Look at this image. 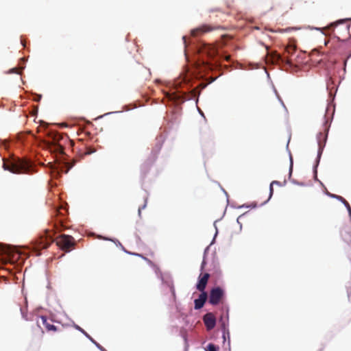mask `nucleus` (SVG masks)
Here are the masks:
<instances>
[{
	"mask_svg": "<svg viewBox=\"0 0 351 351\" xmlns=\"http://www.w3.org/2000/svg\"><path fill=\"white\" fill-rule=\"evenodd\" d=\"M47 135L50 138L49 141V147L53 148V151L60 154H63V150L66 143H69L72 147L74 142L70 140L68 136L62 134L53 130L47 131Z\"/></svg>",
	"mask_w": 351,
	"mask_h": 351,
	"instance_id": "f257e3e1",
	"label": "nucleus"
},
{
	"mask_svg": "<svg viewBox=\"0 0 351 351\" xmlns=\"http://www.w3.org/2000/svg\"><path fill=\"white\" fill-rule=\"evenodd\" d=\"M3 167L13 173H32V164L23 158H14L12 161H4Z\"/></svg>",
	"mask_w": 351,
	"mask_h": 351,
	"instance_id": "f03ea898",
	"label": "nucleus"
},
{
	"mask_svg": "<svg viewBox=\"0 0 351 351\" xmlns=\"http://www.w3.org/2000/svg\"><path fill=\"white\" fill-rule=\"evenodd\" d=\"M296 47L293 44H289L285 49L284 53L281 55L277 51L268 52L267 56L272 63L285 62L289 65L292 64L291 56L293 55Z\"/></svg>",
	"mask_w": 351,
	"mask_h": 351,
	"instance_id": "7ed1b4c3",
	"label": "nucleus"
},
{
	"mask_svg": "<svg viewBox=\"0 0 351 351\" xmlns=\"http://www.w3.org/2000/svg\"><path fill=\"white\" fill-rule=\"evenodd\" d=\"M54 233L49 230L45 232V235L40 237L36 241L34 248L36 250H40L47 248L53 241V236Z\"/></svg>",
	"mask_w": 351,
	"mask_h": 351,
	"instance_id": "20e7f679",
	"label": "nucleus"
},
{
	"mask_svg": "<svg viewBox=\"0 0 351 351\" xmlns=\"http://www.w3.org/2000/svg\"><path fill=\"white\" fill-rule=\"evenodd\" d=\"M56 245L62 250L69 252L71 248L75 245V241L73 237L61 234L56 239Z\"/></svg>",
	"mask_w": 351,
	"mask_h": 351,
	"instance_id": "39448f33",
	"label": "nucleus"
},
{
	"mask_svg": "<svg viewBox=\"0 0 351 351\" xmlns=\"http://www.w3.org/2000/svg\"><path fill=\"white\" fill-rule=\"evenodd\" d=\"M133 73L134 75L140 80H147L151 77L150 70L140 64L134 67Z\"/></svg>",
	"mask_w": 351,
	"mask_h": 351,
	"instance_id": "423d86ee",
	"label": "nucleus"
},
{
	"mask_svg": "<svg viewBox=\"0 0 351 351\" xmlns=\"http://www.w3.org/2000/svg\"><path fill=\"white\" fill-rule=\"evenodd\" d=\"M223 296V290L219 287H215L210 290L209 302L213 305H217L220 302Z\"/></svg>",
	"mask_w": 351,
	"mask_h": 351,
	"instance_id": "0eeeda50",
	"label": "nucleus"
},
{
	"mask_svg": "<svg viewBox=\"0 0 351 351\" xmlns=\"http://www.w3.org/2000/svg\"><path fill=\"white\" fill-rule=\"evenodd\" d=\"M219 29H221V26L219 25H202L194 29H192L191 34L192 36L195 37Z\"/></svg>",
	"mask_w": 351,
	"mask_h": 351,
	"instance_id": "6e6552de",
	"label": "nucleus"
},
{
	"mask_svg": "<svg viewBox=\"0 0 351 351\" xmlns=\"http://www.w3.org/2000/svg\"><path fill=\"white\" fill-rule=\"evenodd\" d=\"M200 50L210 58H215L218 54L217 47L215 45L212 44L204 43L201 47Z\"/></svg>",
	"mask_w": 351,
	"mask_h": 351,
	"instance_id": "1a4fd4ad",
	"label": "nucleus"
},
{
	"mask_svg": "<svg viewBox=\"0 0 351 351\" xmlns=\"http://www.w3.org/2000/svg\"><path fill=\"white\" fill-rule=\"evenodd\" d=\"M204 323L208 330L213 329L216 324V318L213 313H208L203 317Z\"/></svg>",
	"mask_w": 351,
	"mask_h": 351,
	"instance_id": "9d476101",
	"label": "nucleus"
},
{
	"mask_svg": "<svg viewBox=\"0 0 351 351\" xmlns=\"http://www.w3.org/2000/svg\"><path fill=\"white\" fill-rule=\"evenodd\" d=\"M210 277V274L208 273H205L203 275H200L199 277V280L197 284V289L201 292L204 291V289L206 287V285L208 283V279Z\"/></svg>",
	"mask_w": 351,
	"mask_h": 351,
	"instance_id": "9b49d317",
	"label": "nucleus"
},
{
	"mask_svg": "<svg viewBox=\"0 0 351 351\" xmlns=\"http://www.w3.org/2000/svg\"><path fill=\"white\" fill-rule=\"evenodd\" d=\"M207 300V293L205 291L202 292V293L199 295V298L195 299V309H200L204 306V304H205L206 301Z\"/></svg>",
	"mask_w": 351,
	"mask_h": 351,
	"instance_id": "f8f14e48",
	"label": "nucleus"
},
{
	"mask_svg": "<svg viewBox=\"0 0 351 351\" xmlns=\"http://www.w3.org/2000/svg\"><path fill=\"white\" fill-rule=\"evenodd\" d=\"M40 319L41 320L42 324L45 327L47 331H57V328L53 324H51L47 317L40 316Z\"/></svg>",
	"mask_w": 351,
	"mask_h": 351,
	"instance_id": "ddd939ff",
	"label": "nucleus"
},
{
	"mask_svg": "<svg viewBox=\"0 0 351 351\" xmlns=\"http://www.w3.org/2000/svg\"><path fill=\"white\" fill-rule=\"evenodd\" d=\"M332 197L341 201L343 204H346V207L347 208V209L349 212V214L351 216V207H350L349 203L341 196L337 195H332Z\"/></svg>",
	"mask_w": 351,
	"mask_h": 351,
	"instance_id": "4468645a",
	"label": "nucleus"
},
{
	"mask_svg": "<svg viewBox=\"0 0 351 351\" xmlns=\"http://www.w3.org/2000/svg\"><path fill=\"white\" fill-rule=\"evenodd\" d=\"M326 138V135H324V134H322L321 132L319 134V136L317 137V138H318V145H319V156H320V154H321V153L322 152L323 147L324 146V145L322 144L321 139L322 138L325 139Z\"/></svg>",
	"mask_w": 351,
	"mask_h": 351,
	"instance_id": "2eb2a0df",
	"label": "nucleus"
},
{
	"mask_svg": "<svg viewBox=\"0 0 351 351\" xmlns=\"http://www.w3.org/2000/svg\"><path fill=\"white\" fill-rule=\"evenodd\" d=\"M319 56V53L318 51L317 50H313L311 53V60L313 61H315V62H319L322 60V58H320L319 60H316L315 59V56Z\"/></svg>",
	"mask_w": 351,
	"mask_h": 351,
	"instance_id": "dca6fc26",
	"label": "nucleus"
},
{
	"mask_svg": "<svg viewBox=\"0 0 351 351\" xmlns=\"http://www.w3.org/2000/svg\"><path fill=\"white\" fill-rule=\"evenodd\" d=\"M274 184H276V185H280V182L278 181H276V180H274V181H272L270 184V186H269V199H270L274 193V189H273V186Z\"/></svg>",
	"mask_w": 351,
	"mask_h": 351,
	"instance_id": "f3484780",
	"label": "nucleus"
},
{
	"mask_svg": "<svg viewBox=\"0 0 351 351\" xmlns=\"http://www.w3.org/2000/svg\"><path fill=\"white\" fill-rule=\"evenodd\" d=\"M205 350L206 351H219V348L213 343H209Z\"/></svg>",
	"mask_w": 351,
	"mask_h": 351,
	"instance_id": "a211bd4d",
	"label": "nucleus"
},
{
	"mask_svg": "<svg viewBox=\"0 0 351 351\" xmlns=\"http://www.w3.org/2000/svg\"><path fill=\"white\" fill-rule=\"evenodd\" d=\"M48 125L47 123H42L38 128V132H45L47 128Z\"/></svg>",
	"mask_w": 351,
	"mask_h": 351,
	"instance_id": "6ab92c4d",
	"label": "nucleus"
},
{
	"mask_svg": "<svg viewBox=\"0 0 351 351\" xmlns=\"http://www.w3.org/2000/svg\"><path fill=\"white\" fill-rule=\"evenodd\" d=\"M219 322L221 323V327L223 328V330H225L226 329V321L224 320L223 316H221Z\"/></svg>",
	"mask_w": 351,
	"mask_h": 351,
	"instance_id": "aec40b11",
	"label": "nucleus"
},
{
	"mask_svg": "<svg viewBox=\"0 0 351 351\" xmlns=\"http://www.w3.org/2000/svg\"><path fill=\"white\" fill-rule=\"evenodd\" d=\"M95 152V149H92L90 148H87V150L86 151L85 154H91L92 153H93Z\"/></svg>",
	"mask_w": 351,
	"mask_h": 351,
	"instance_id": "412c9836",
	"label": "nucleus"
},
{
	"mask_svg": "<svg viewBox=\"0 0 351 351\" xmlns=\"http://www.w3.org/2000/svg\"><path fill=\"white\" fill-rule=\"evenodd\" d=\"M77 328L79 330H80L82 333H84L86 337H88L90 338V337H89V335H88V334H87V333H86V332H85L82 328H80V327H79V326H77Z\"/></svg>",
	"mask_w": 351,
	"mask_h": 351,
	"instance_id": "4be33fe9",
	"label": "nucleus"
},
{
	"mask_svg": "<svg viewBox=\"0 0 351 351\" xmlns=\"http://www.w3.org/2000/svg\"><path fill=\"white\" fill-rule=\"evenodd\" d=\"M223 58H224V59H225L226 61H228V62L230 61L231 56H230V55H228V56H225Z\"/></svg>",
	"mask_w": 351,
	"mask_h": 351,
	"instance_id": "5701e85b",
	"label": "nucleus"
},
{
	"mask_svg": "<svg viewBox=\"0 0 351 351\" xmlns=\"http://www.w3.org/2000/svg\"><path fill=\"white\" fill-rule=\"evenodd\" d=\"M168 97L169 98V99H176V96H173L169 94H168Z\"/></svg>",
	"mask_w": 351,
	"mask_h": 351,
	"instance_id": "b1692460",
	"label": "nucleus"
},
{
	"mask_svg": "<svg viewBox=\"0 0 351 351\" xmlns=\"http://www.w3.org/2000/svg\"><path fill=\"white\" fill-rule=\"evenodd\" d=\"M12 73H19L17 71V69H12V71H11Z\"/></svg>",
	"mask_w": 351,
	"mask_h": 351,
	"instance_id": "393cba45",
	"label": "nucleus"
},
{
	"mask_svg": "<svg viewBox=\"0 0 351 351\" xmlns=\"http://www.w3.org/2000/svg\"><path fill=\"white\" fill-rule=\"evenodd\" d=\"M292 168H293V161H292V158H291V165H290V171L291 172L292 171Z\"/></svg>",
	"mask_w": 351,
	"mask_h": 351,
	"instance_id": "a878e982",
	"label": "nucleus"
},
{
	"mask_svg": "<svg viewBox=\"0 0 351 351\" xmlns=\"http://www.w3.org/2000/svg\"><path fill=\"white\" fill-rule=\"evenodd\" d=\"M182 39L184 40V45H186V36H183Z\"/></svg>",
	"mask_w": 351,
	"mask_h": 351,
	"instance_id": "bb28decb",
	"label": "nucleus"
},
{
	"mask_svg": "<svg viewBox=\"0 0 351 351\" xmlns=\"http://www.w3.org/2000/svg\"><path fill=\"white\" fill-rule=\"evenodd\" d=\"M226 319L227 320L228 319V309L226 310Z\"/></svg>",
	"mask_w": 351,
	"mask_h": 351,
	"instance_id": "cd10ccee",
	"label": "nucleus"
},
{
	"mask_svg": "<svg viewBox=\"0 0 351 351\" xmlns=\"http://www.w3.org/2000/svg\"><path fill=\"white\" fill-rule=\"evenodd\" d=\"M171 291H172V293L173 295H175V292H174V289H173V287H171Z\"/></svg>",
	"mask_w": 351,
	"mask_h": 351,
	"instance_id": "c85d7f7f",
	"label": "nucleus"
},
{
	"mask_svg": "<svg viewBox=\"0 0 351 351\" xmlns=\"http://www.w3.org/2000/svg\"><path fill=\"white\" fill-rule=\"evenodd\" d=\"M204 264H205V262L204 261L202 262V269H203L204 266Z\"/></svg>",
	"mask_w": 351,
	"mask_h": 351,
	"instance_id": "c756f323",
	"label": "nucleus"
},
{
	"mask_svg": "<svg viewBox=\"0 0 351 351\" xmlns=\"http://www.w3.org/2000/svg\"><path fill=\"white\" fill-rule=\"evenodd\" d=\"M215 64H216V66H217L219 64V62H218V61H217V62H215Z\"/></svg>",
	"mask_w": 351,
	"mask_h": 351,
	"instance_id": "7c9ffc66",
	"label": "nucleus"
},
{
	"mask_svg": "<svg viewBox=\"0 0 351 351\" xmlns=\"http://www.w3.org/2000/svg\"><path fill=\"white\" fill-rule=\"evenodd\" d=\"M138 213L141 215V208L138 209Z\"/></svg>",
	"mask_w": 351,
	"mask_h": 351,
	"instance_id": "2f4dec72",
	"label": "nucleus"
},
{
	"mask_svg": "<svg viewBox=\"0 0 351 351\" xmlns=\"http://www.w3.org/2000/svg\"><path fill=\"white\" fill-rule=\"evenodd\" d=\"M37 324H38V326H39V324H40V322H39V321H38V320L37 321Z\"/></svg>",
	"mask_w": 351,
	"mask_h": 351,
	"instance_id": "473e14b6",
	"label": "nucleus"
},
{
	"mask_svg": "<svg viewBox=\"0 0 351 351\" xmlns=\"http://www.w3.org/2000/svg\"><path fill=\"white\" fill-rule=\"evenodd\" d=\"M97 347L100 348L101 350H102L101 347L99 346V345L97 344Z\"/></svg>",
	"mask_w": 351,
	"mask_h": 351,
	"instance_id": "72a5a7b5",
	"label": "nucleus"
},
{
	"mask_svg": "<svg viewBox=\"0 0 351 351\" xmlns=\"http://www.w3.org/2000/svg\"><path fill=\"white\" fill-rule=\"evenodd\" d=\"M57 230H58V231H61V229H59L58 228H57Z\"/></svg>",
	"mask_w": 351,
	"mask_h": 351,
	"instance_id": "f704fd0d",
	"label": "nucleus"
}]
</instances>
